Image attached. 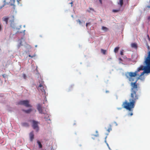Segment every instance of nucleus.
Returning <instances> with one entry per match:
<instances>
[{
	"label": "nucleus",
	"mask_w": 150,
	"mask_h": 150,
	"mask_svg": "<svg viewBox=\"0 0 150 150\" xmlns=\"http://www.w3.org/2000/svg\"><path fill=\"white\" fill-rule=\"evenodd\" d=\"M90 23H86V26L87 27L88 25L90 24Z\"/></svg>",
	"instance_id": "nucleus-26"
},
{
	"label": "nucleus",
	"mask_w": 150,
	"mask_h": 150,
	"mask_svg": "<svg viewBox=\"0 0 150 150\" xmlns=\"http://www.w3.org/2000/svg\"><path fill=\"white\" fill-rule=\"evenodd\" d=\"M42 83H42H43V82H42V81L41 82V83ZM39 83H40V82H39Z\"/></svg>",
	"instance_id": "nucleus-36"
},
{
	"label": "nucleus",
	"mask_w": 150,
	"mask_h": 150,
	"mask_svg": "<svg viewBox=\"0 0 150 150\" xmlns=\"http://www.w3.org/2000/svg\"><path fill=\"white\" fill-rule=\"evenodd\" d=\"M12 17H13V18H14V16H12Z\"/></svg>",
	"instance_id": "nucleus-39"
},
{
	"label": "nucleus",
	"mask_w": 150,
	"mask_h": 150,
	"mask_svg": "<svg viewBox=\"0 0 150 150\" xmlns=\"http://www.w3.org/2000/svg\"><path fill=\"white\" fill-rule=\"evenodd\" d=\"M29 137L30 141H33L34 138V134L33 132H30L29 134Z\"/></svg>",
	"instance_id": "nucleus-8"
},
{
	"label": "nucleus",
	"mask_w": 150,
	"mask_h": 150,
	"mask_svg": "<svg viewBox=\"0 0 150 150\" xmlns=\"http://www.w3.org/2000/svg\"><path fill=\"white\" fill-rule=\"evenodd\" d=\"M23 78L24 79H26V76L25 74H23Z\"/></svg>",
	"instance_id": "nucleus-24"
},
{
	"label": "nucleus",
	"mask_w": 150,
	"mask_h": 150,
	"mask_svg": "<svg viewBox=\"0 0 150 150\" xmlns=\"http://www.w3.org/2000/svg\"><path fill=\"white\" fill-rule=\"evenodd\" d=\"M101 52L103 53V54H105V52H106V50H104L103 49L101 50Z\"/></svg>",
	"instance_id": "nucleus-19"
},
{
	"label": "nucleus",
	"mask_w": 150,
	"mask_h": 150,
	"mask_svg": "<svg viewBox=\"0 0 150 150\" xmlns=\"http://www.w3.org/2000/svg\"><path fill=\"white\" fill-rule=\"evenodd\" d=\"M44 119H45L46 120H50V119H48V118H46L45 117H44Z\"/></svg>",
	"instance_id": "nucleus-28"
},
{
	"label": "nucleus",
	"mask_w": 150,
	"mask_h": 150,
	"mask_svg": "<svg viewBox=\"0 0 150 150\" xmlns=\"http://www.w3.org/2000/svg\"><path fill=\"white\" fill-rule=\"evenodd\" d=\"M147 36H148V37L149 38V35H148Z\"/></svg>",
	"instance_id": "nucleus-35"
},
{
	"label": "nucleus",
	"mask_w": 150,
	"mask_h": 150,
	"mask_svg": "<svg viewBox=\"0 0 150 150\" xmlns=\"http://www.w3.org/2000/svg\"><path fill=\"white\" fill-rule=\"evenodd\" d=\"M137 79L135 82H132L130 83L131 86V93L129 100V102L125 100L122 104V106L124 108L131 112L130 113L128 114V115L130 116L133 115L132 111L134 107L136 101L139 99V95L137 93V91L139 88V85L137 83Z\"/></svg>",
	"instance_id": "nucleus-1"
},
{
	"label": "nucleus",
	"mask_w": 150,
	"mask_h": 150,
	"mask_svg": "<svg viewBox=\"0 0 150 150\" xmlns=\"http://www.w3.org/2000/svg\"><path fill=\"white\" fill-rule=\"evenodd\" d=\"M9 19V18L7 16H4L2 18L3 21L5 22L6 24L8 23V21Z\"/></svg>",
	"instance_id": "nucleus-9"
},
{
	"label": "nucleus",
	"mask_w": 150,
	"mask_h": 150,
	"mask_svg": "<svg viewBox=\"0 0 150 150\" xmlns=\"http://www.w3.org/2000/svg\"><path fill=\"white\" fill-rule=\"evenodd\" d=\"M37 143L39 146V148H42V146L40 142L38 140L37 141Z\"/></svg>",
	"instance_id": "nucleus-15"
},
{
	"label": "nucleus",
	"mask_w": 150,
	"mask_h": 150,
	"mask_svg": "<svg viewBox=\"0 0 150 150\" xmlns=\"http://www.w3.org/2000/svg\"><path fill=\"white\" fill-rule=\"evenodd\" d=\"M118 4L120 5L121 7L122 6L123 4V0H120Z\"/></svg>",
	"instance_id": "nucleus-14"
},
{
	"label": "nucleus",
	"mask_w": 150,
	"mask_h": 150,
	"mask_svg": "<svg viewBox=\"0 0 150 150\" xmlns=\"http://www.w3.org/2000/svg\"><path fill=\"white\" fill-rule=\"evenodd\" d=\"M89 9H90V10H92L93 11H94V9L92 8H90Z\"/></svg>",
	"instance_id": "nucleus-29"
},
{
	"label": "nucleus",
	"mask_w": 150,
	"mask_h": 150,
	"mask_svg": "<svg viewBox=\"0 0 150 150\" xmlns=\"http://www.w3.org/2000/svg\"><path fill=\"white\" fill-rule=\"evenodd\" d=\"M14 21V19H13V20L11 21V22H12V21Z\"/></svg>",
	"instance_id": "nucleus-37"
},
{
	"label": "nucleus",
	"mask_w": 150,
	"mask_h": 150,
	"mask_svg": "<svg viewBox=\"0 0 150 150\" xmlns=\"http://www.w3.org/2000/svg\"><path fill=\"white\" fill-rule=\"evenodd\" d=\"M37 109L38 110L40 113L41 114H45L44 113L42 112V106L40 104H38V105H37Z\"/></svg>",
	"instance_id": "nucleus-7"
},
{
	"label": "nucleus",
	"mask_w": 150,
	"mask_h": 150,
	"mask_svg": "<svg viewBox=\"0 0 150 150\" xmlns=\"http://www.w3.org/2000/svg\"><path fill=\"white\" fill-rule=\"evenodd\" d=\"M37 89L39 91L41 92L43 94H45L46 92L45 89H44V87L42 84V83H40V84L37 87Z\"/></svg>",
	"instance_id": "nucleus-5"
},
{
	"label": "nucleus",
	"mask_w": 150,
	"mask_h": 150,
	"mask_svg": "<svg viewBox=\"0 0 150 150\" xmlns=\"http://www.w3.org/2000/svg\"><path fill=\"white\" fill-rule=\"evenodd\" d=\"M23 111L26 113H29L32 111V110L31 109H30L27 110H23Z\"/></svg>",
	"instance_id": "nucleus-11"
},
{
	"label": "nucleus",
	"mask_w": 150,
	"mask_h": 150,
	"mask_svg": "<svg viewBox=\"0 0 150 150\" xmlns=\"http://www.w3.org/2000/svg\"><path fill=\"white\" fill-rule=\"evenodd\" d=\"M119 59H120V60H122V59H121V58H120Z\"/></svg>",
	"instance_id": "nucleus-38"
},
{
	"label": "nucleus",
	"mask_w": 150,
	"mask_h": 150,
	"mask_svg": "<svg viewBox=\"0 0 150 150\" xmlns=\"http://www.w3.org/2000/svg\"><path fill=\"white\" fill-rule=\"evenodd\" d=\"M76 21L77 22L79 23V24L80 25L82 23V22H81V21L79 19H78L76 20Z\"/></svg>",
	"instance_id": "nucleus-20"
},
{
	"label": "nucleus",
	"mask_w": 150,
	"mask_h": 150,
	"mask_svg": "<svg viewBox=\"0 0 150 150\" xmlns=\"http://www.w3.org/2000/svg\"><path fill=\"white\" fill-rule=\"evenodd\" d=\"M112 126L111 125H110L108 129L107 130V131L108 132V133H109L110 131L112 130Z\"/></svg>",
	"instance_id": "nucleus-18"
},
{
	"label": "nucleus",
	"mask_w": 150,
	"mask_h": 150,
	"mask_svg": "<svg viewBox=\"0 0 150 150\" xmlns=\"http://www.w3.org/2000/svg\"><path fill=\"white\" fill-rule=\"evenodd\" d=\"M99 1L100 4L102 5L103 4L102 0H99Z\"/></svg>",
	"instance_id": "nucleus-25"
},
{
	"label": "nucleus",
	"mask_w": 150,
	"mask_h": 150,
	"mask_svg": "<svg viewBox=\"0 0 150 150\" xmlns=\"http://www.w3.org/2000/svg\"><path fill=\"white\" fill-rule=\"evenodd\" d=\"M131 47L133 48H137V46L136 44L135 43H132L131 44Z\"/></svg>",
	"instance_id": "nucleus-13"
},
{
	"label": "nucleus",
	"mask_w": 150,
	"mask_h": 150,
	"mask_svg": "<svg viewBox=\"0 0 150 150\" xmlns=\"http://www.w3.org/2000/svg\"><path fill=\"white\" fill-rule=\"evenodd\" d=\"M22 125L23 126L25 127H28L29 126L28 124L26 122L22 123Z\"/></svg>",
	"instance_id": "nucleus-17"
},
{
	"label": "nucleus",
	"mask_w": 150,
	"mask_h": 150,
	"mask_svg": "<svg viewBox=\"0 0 150 150\" xmlns=\"http://www.w3.org/2000/svg\"><path fill=\"white\" fill-rule=\"evenodd\" d=\"M48 117H49V115H48Z\"/></svg>",
	"instance_id": "nucleus-41"
},
{
	"label": "nucleus",
	"mask_w": 150,
	"mask_h": 150,
	"mask_svg": "<svg viewBox=\"0 0 150 150\" xmlns=\"http://www.w3.org/2000/svg\"><path fill=\"white\" fill-rule=\"evenodd\" d=\"M3 77H4V75H3Z\"/></svg>",
	"instance_id": "nucleus-40"
},
{
	"label": "nucleus",
	"mask_w": 150,
	"mask_h": 150,
	"mask_svg": "<svg viewBox=\"0 0 150 150\" xmlns=\"http://www.w3.org/2000/svg\"><path fill=\"white\" fill-rule=\"evenodd\" d=\"M145 62L146 65V66H141L135 72H127L126 74V76L129 81H134L136 76L137 75H139L138 73L141 70H144V71L140 75V77L143 76L145 73H148L150 72V51L149 52L148 56L145 61Z\"/></svg>",
	"instance_id": "nucleus-2"
},
{
	"label": "nucleus",
	"mask_w": 150,
	"mask_h": 150,
	"mask_svg": "<svg viewBox=\"0 0 150 150\" xmlns=\"http://www.w3.org/2000/svg\"><path fill=\"white\" fill-rule=\"evenodd\" d=\"M147 7L148 8H150V6H147Z\"/></svg>",
	"instance_id": "nucleus-31"
},
{
	"label": "nucleus",
	"mask_w": 150,
	"mask_h": 150,
	"mask_svg": "<svg viewBox=\"0 0 150 150\" xmlns=\"http://www.w3.org/2000/svg\"><path fill=\"white\" fill-rule=\"evenodd\" d=\"M51 150H54V149H53L52 148L51 149Z\"/></svg>",
	"instance_id": "nucleus-34"
},
{
	"label": "nucleus",
	"mask_w": 150,
	"mask_h": 150,
	"mask_svg": "<svg viewBox=\"0 0 150 150\" xmlns=\"http://www.w3.org/2000/svg\"><path fill=\"white\" fill-rule=\"evenodd\" d=\"M120 54L121 55H123V50H122L120 51Z\"/></svg>",
	"instance_id": "nucleus-22"
},
{
	"label": "nucleus",
	"mask_w": 150,
	"mask_h": 150,
	"mask_svg": "<svg viewBox=\"0 0 150 150\" xmlns=\"http://www.w3.org/2000/svg\"><path fill=\"white\" fill-rule=\"evenodd\" d=\"M32 122L33 123L32 127L33 129H36L37 131H38L39 130V127L38 126V122L34 120H33Z\"/></svg>",
	"instance_id": "nucleus-4"
},
{
	"label": "nucleus",
	"mask_w": 150,
	"mask_h": 150,
	"mask_svg": "<svg viewBox=\"0 0 150 150\" xmlns=\"http://www.w3.org/2000/svg\"><path fill=\"white\" fill-rule=\"evenodd\" d=\"M35 55H33V56H31L30 55H29V57L31 58H33V57H34L35 56Z\"/></svg>",
	"instance_id": "nucleus-27"
},
{
	"label": "nucleus",
	"mask_w": 150,
	"mask_h": 150,
	"mask_svg": "<svg viewBox=\"0 0 150 150\" xmlns=\"http://www.w3.org/2000/svg\"><path fill=\"white\" fill-rule=\"evenodd\" d=\"M19 105H22L27 107H31L32 106L29 104V101L28 100H20L18 103Z\"/></svg>",
	"instance_id": "nucleus-3"
},
{
	"label": "nucleus",
	"mask_w": 150,
	"mask_h": 150,
	"mask_svg": "<svg viewBox=\"0 0 150 150\" xmlns=\"http://www.w3.org/2000/svg\"><path fill=\"white\" fill-rule=\"evenodd\" d=\"M70 4L72 5L73 4L72 2H71Z\"/></svg>",
	"instance_id": "nucleus-33"
},
{
	"label": "nucleus",
	"mask_w": 150,
	"mask_h": 150,
	"mask_svg": "<svg viewBox=\"0 0 150 150\" xmlns=\"http://www.w3.org/2000/svg\"><path fill=\"white\" fill-rule=\"evenodd\" d=\"M102 29L103 30H104L105 31H107L108 30V28L104 26H103L102 28Z\"/></svg>",
	"instance_id": "nucleus-16"
},
{
	"label": "nucleus",
	"mask_w": 150,
	"mask_h": 150,
	"mask_svg": "<svg viewBox=\"0 0 150 150\" xmlns=\"http://www.w3.org/2000/svg\"><path fill=\"white\" fill-rule=\"evenodd\" d=\"M147 19H148V20H150V16H149L148 17Z\"/></svg>",
	"instance_id": "nucleus-30"
},
{
	"label": "nucleus",
	"mask_w": 150,
	"mask_h": 150,
	"mask_svg": "<svg viewBox=\"0 0 150 150\" xmlns=\"http://www.w3.org/2000/svg\"><path fill=\"white\" fill-rule=\"evenodd\" d=\"M119 49H120V47H115L114 50V52L115 53H117L118 52Z\"/></svg>",
	"instance_id": "nucleus-12"
},
{
	"label": "nucleus",
	"mask_w": 150,
	"mask_h": 150,
	"mask_svg": "<svg viewBox=\"0 0 150 150\" xmlns=\"http://www.w3.org/2000/svg\"><path fill=\"white\" fill-rule=\"evenodd\" d=\"M114 123L116 125H117V124L116 122H114Z\"/></svg>",
	"instance_id": "nucleus-32"
},
{
	"label": "nucleus",
	"mask_w": 150,
	"mask_h": 150,
	"mask_svg": "<svg viewBox=\"0 0 150 150\" xmlns=\"http://www.w3.org/2000/svg\"><path fill=\"white\" fill-rule=\"evenodd\" d=\"M96 134H93L92 135V138L93 139H94V137H98L99 136L98 132L97 131H96Z\"/></svg>",
	"instance_id": "nucleus-10"
},
{
	"label": "nucleus",
	"mask_w": 150,
	"mask_h": 150,
	"mask_svg": "<svg viewBox=\"0 0 150 150\" xmlns=\"http://www.w3.org/2000/svg\"><path fill=\"white\" fill-rule=\"evenodd\" d=\"M120 11V9L119 10H113L112 11L114 12H118Z\"/></svg>",
	"instance_id": "nucleus-21"
},
{
	"label": "nucleus",
	"mask_w": 150,
	"mask_h": 150,
	"mask_svg": "<svg viewBox=\"0 0 150 150\" xmlns=\"http://www.w3.org/2000/svg\"><path fill=\"white\" fill-rule=\"evenodd\" d=\"M73 88V86H70L69 88V91L71 90Z\"/></svg>",
	"instance_id": "nucleus-23"
},
{
	"label": "nucleus",
	"mask_w": 150,
	"mask_h": 150,
	"mask_svg": "<svg viewBox=\"0 0 150 150\" xmlns=\"http://www.w3.org/2000/svg\"><path fill=\"white\" fill-rule=\"evenodd\" d=\"M15 0H4V4L2 6H1L0 7V9L1 8L3 7H4V5H6V2L7 3V4H10L11 5H13V4L12 3H11V1H13V3L14 4L15 2Z\"/></svg>",
	"instance_id": "nucleus-6"
}]
</instances>
